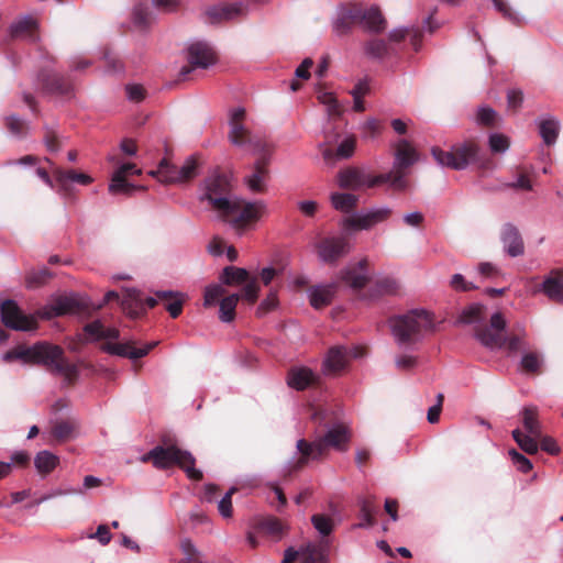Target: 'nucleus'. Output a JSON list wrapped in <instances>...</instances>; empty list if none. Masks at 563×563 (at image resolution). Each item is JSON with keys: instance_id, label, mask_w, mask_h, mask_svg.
<instances>
[{"instance_id": "1", "label": "nucleus", "mask_w": 563, "mask_h": 563, "mask_svg": "<svg viewBox=\"0 0 563 563\" xmlns=\"http://www.w3.org/2000/svg\"><path fill=\"white\" fill-rule=\"evenodd\" d=\"M245 115L244 108H236L231 112L229 140L236 146H250L255 153L260 154L252 174L245 177V183L252 192L263 194L267 190L266 183L269 178L268 164L273 147L265 140L251 134L243 123Z\"/></svg>"}, {"instance_id": "2", "label": "nucleus", "mask_w": 563, "mask_h": 563, "mask_svg": "<svg viewBox=\"0 0 563 563\" xmlns=\"http://www.w3.org/2000/svg\"><path fill=\"white\" fill-rule=\"evenodd\" d=\"M3 360H22L29 364L43 365L48 372L62 375L68 386L74 385L79 375L77 366L66 360L64 350L48 342H38L32 346L19 345L8 351Z\"/></svg>"}, {"instance_id": "3", "label": "nucleus", "mask_w": 563, "mask_h": 563, "mask_svg": "<svg viewBox=\"0 0 563 563\" xmlns=\"http://www.w3.org/2000/svg\"><path fill=\"white\" fill-rule=\"evenodd\" d=\"M159 441V445H156L141 456L140 460L142 463H152L157 470H167L173 465H177L186 472L190 479H202V472L195 468V457L190 452L181 450L177 445L174 435L164 433L161 435Z\"/></svg>"}, {"instance_id": "4", "label": "nucleus", "mask_w": 563, "mask_h": 563, "mask_svg": "<svg viewBox=\"0 0 563 563\" xmlns=\"http://www.w3.org/2000/svg\"><path fill=\"white\" fill-rule=\"evenodd\" d=\"M351 439V431L347 426L339 423L328 430V432L309 442L305 439L297 441V450L300 453L299 459L291 465L290 472H298L303 468L309 461L320 460L328 454L330 448L338 451H346Z\"/></svg>"}, {"instance_id": "5", "label": "nucleus", "mask_w": 563, "mask_h": 563, "mask_svg": "<svg viewBox=\"0 0 563 563\" xmlns=\"http://www.w3.org/2000/svg\"><path fill=\"white\" fill-rule=\"evenodd\" d=\"M393 334L400 344L418 342L423 332L431 330V316L424 310H412L389 320Z\"/></svg>"}, {"instance_id": "6", "label": "nucleus", "mask_w": 563, "mask_h": 563, "mask_svg": "<svg viewBox=\"0 0 563 563\" xmlns=\"http://www.w3.org/2000/svg\"><path fill=\"white\" fill-rule=\"evenodd\" d=\"M266 211L264 201H246L241 198H234L228 209L223 210L218 217L229 223L238 232H242L256 223Z\"/></svg>"}, {"instance_id": "7", "label": "nucleus", "mask_w": 563, "mask_h": 563, "mask_svg": "<svg viewBox=\"0 0 563 563\" xmlns=\"http://www.w3.org/2000/svg\"><path fill=\"white\" fill-rule=\"evenodd\" d=\"M419 158L416 148L407 141L400 140L395 145V162L394 169L387 174V183H389L397 190H405L407 188V169L412 166Z\"/></svg>"}, {"instance_id": "8", "label": "nucleus", "mask_w": 563, "mask_h": 563, "mask_svg": "<svg viewBox=\"0 0 563 563\" xmlns=\"http://www.w3.org/2000/svg\"><path fill=\"white\" fill-rule=\"evenodd\" d=\"M434 159L442 166L453 169H463L470 163H481L479 147L474 141H467L456 145L451 152H444L439 147L431 150Z\"/></svg>"}, {"instance_id": "9", "label": "nucleus", "mask_w": 563, "mask_h": 563, "mask_svg": "<svg viewBox=\"0 0 563 563\" xmlns=\"http://www.w3.org/2000/svg\"><path fill=\"white\" fill-rule=\"evenodd\" d=\"M234 198L236 197L232 194L231 183L225 175L213 174L205 180V195L201 199L207 200L218 216L228 209Z\"/></svg>"}, {"instance_id": "10", "label": "nucleus", "mask_w": 563, "mask_h": 563, "mask_svg": "<svg viewBox=\"0 0 563 563\" xmlns=\"http://www.w3.org/2000/svg\"><path fill=\"white\" fill-rule=\"evenodd\" d=\"M217 53L206 42H195L187 48L188 64L183 66L179 71V80H186L188 75L195 69H207L217 63Z\"/></svg>"}, {"instance_id": "11", "label": "nucleus", "mask_w": 563, "mask_h": 563, "mask_svg": "<svg viewBox=\"0 0 563 563\" xmlns=\"http://www.w3.org/2000/svg\"><path fill=\"white\" fill-rule=\"evenodd\" d=\"M525 335L526 333L522 331V333L503 336L501 333H493L486 325L475 328V336L484 346L489 349L506 347L511 353L518 352L525 346Z\"/></svg>"}, {"instance_id": "12", "label": "nucleus", "mask_w": 563, "mask_h": 563, "mask_svg": "<svg viewBox=\"0 0 563 563\" xmlns=\"http://www.w3.org/2000/svg\"><path fill=\"white\" fill-rule=\"evenodd\" d=\"M338 185L342 189L358 190L363 187L373 188L387 183V176H372L363 169L349 167L338 173Z\"/></svg>"}, {"instance_id": "13", "label": "nucleus", "mask_w": 563, "mask_h": 563, "mask_svg": "<svg viewBox=\"0 0 563 563\" xmlns=\"http://www.w3.org/2000/svg\"><path fill=\"white\" fill-rule=\"evenodd\" d=\"M1 322L4 327L15 331H30L36 328V319L25 316L15 301L7 299L0 307Z\"/></svg>"}, {"instance_id": "14", "label": "nucleus", "mask_w": 563, "mask_h": 563, "mask_svg": "<svg viewBox=\"0 0 563 563\" xmlns=\"http://www.w3.org/2000/svg\"><path fill=\"white\" fill-rule=\"evenodd\" d=\"M364 354V349L360 346H333L329 350L324 360V372L328 374L336 375L347 366L352 358L361 357Z\"/></svg>"}, {"instance_id": "15", "label": "nucleus", "mask_w": 563, "mask_h": 563, "mask_svg": "<svg viewBox=\"0 0 563 563\" xmlns=\"http://www.w3.org/2000/svg\"><path fill=\"white\" fill-rule=\"evenodd\" d=\"M53 177L56 183L57 192L67 199L75 196L73 183L88 186L93 180L88 174L75 169H64L62 167L53 168Z\"/></svg>"}, {"instance_id": "16", "label": "nucleus", "mask_w": 563, "mask_h": 563, "mask_svg": "<svg viewBox=\"0 0 563 563\" xmlns=\"http://www.w3.org/2000/svg\"><path fill=\"white\" fill-rule=\"evenodd\" d=\"M37 80L44 93L63 97H68L73 93L70 79L51 69H42L37 75Z\"/></svg>"}, {"instance_id": "17", "label": "nucleus", "mask_w": 563, "mask_h": 563, "mask_svg": "<svg viewBox=\"0 0 563 563\" xmlns=\"http://www.w3.org/2000/svg\"><path fill=\"white\" fill-rule=\"evenodd\" d=\"M319 258L328 264L335 263L350 251V244L344 236L323 238L316 244Z\"/></svg>"}, {"instance_id": "18", "label": "nucleus", "mask_w": 563, "mask_h": 563, "mask_svg": "<svg viewBox=\"0 0 563 563\" xmlns=\"http://www.w3.org/2000/svg\"><path fill=\"white\" fill-rule=\"evenodd\" d=\"M159 299L147 297L143 298L140 290L135 288H129L125 290L121 300V307L131 318L136 319L146 312V308H154Z\"/></svg>"}, {"instance_id": "19", "label": "nucleus", "mask_w": 563, "mask_h": 563, "mask_svg": "<svg viewBox=\"0 0 563 563\" xmlns=\"http://www.w3.org/2000/svg\"><path fill=\"white\" fill-rule=\"evenodd\" d=\"M362 22L361 5L344 4L338 10L333 22V31L338 36H344L351 33L353 26Z\"/></svg>"}, {"instance_id": "20", "label": "nucleus", "mask_w": 563, "mask_h": 563, "mask_svg": "<svg viewBox=\"0 0 563 563\" xmlns=\"http://www.w3.org/2000/svg\"><path fill=\"white\" fill-rule=\"evenodd\" d=\"M391 209L380 208L365 214L352 216L342 220V225L347 230H368L373 225L387 220L391 216Z\"/></svg>"}, {"instance_id": "21", "label": "nucleus", "mask_w": 563, "mask_h": 563, "mask_svg": "<svg viewBox=\"0 0 563 563\" xmlns=\"http://www.w3.org/2000/svg\"><path fill=\"white\" fill-rule=\"evenodd\" d=\"M142 170L133 163L121 165L113 174L109 191L113 195L126 194L130 195L135 189H144V187H136L126 180L129 174L140 175Z\"/></svg>"}, {"instance_id": "22", "label": "nucleus", "mask_w": 563, "mask_h": 563, "mask_svg": "<svg viewBox=\"0 0 563 563\" xmlns=\"http://www.w3.org/2000/svg\"><path fill=\"white\" fill-rule=\"evenodd\" d=\"M500 240L504 246V251L510 257H518L525 253L523 239L512 223H505L500 230Z\"/></svg>"}, {"instance_id": "23", "label": "nucleus", "mask_w": 563, "mask_h": 563, "mask_svg": "<svg viewBox=\"0 0 563 563\" xmlns=\"http://www.w3.org/2000/svg\"><path fill=\"white\" fill-rule=\"evenodd\" d=\"M157 342H152L143 347H135L133 343L126 342V343H110L107 342L102 345V350L109 354L112 355H119L123 357H129L131 360H137L141 358L154 347L156 346Z\"/></svg>"}, {"instance_id": "24", "label": "nucleus", "mask_w": 563, "mask_h": 563, "mask_svg": "<svg viewBox=\"0 0 563 563\" xmlns=\"http://www.w3.org/2000/svg\"><path fill=\"white\" fill-rule=\"evenodd\" d=\"M538 290L542 291L551 301L563 303V271L552 269Z\"/></svg>"}, {"instance_id": "25", "label": "nucleus", "mask_w": 563, "mask_h": 563, "mask_svg": "<svg viewBox=\"0 0 563 563\" xmlns=\"http://www.w3.org/2000/svg\"><path fill=\"white\" fill-rule=\"evenodd\" d=\"M244 7L241 3L220 4L209 7L205 14L209 23H220L223 21L232 20L235 16L242 15Z\"/></svg>"}, {"instance_id": "26", "label": "nucleus", "mask_w": 563, "mask_h": 563, "mask_svg": "<svg viewBox=\"0 0 563 563\" xmlns=\"http://www.w3.org/2000/svg\"><path fill=\"white\" fill-rule=\"evenodd\" d=\"M536 173L532 167L517 166L514 170V179L504 184V188L516 191H532Z\"/></svg>"}, {"instance_id": "27", "label": "nucleus", "mask_w": 563, "mask_h": 563, "mask_svg": "<svg viewBox=\"0 0 563 563\" xmlns=\"http://www.w3.org/2000/svg\"><path fill=\"white\" fill-rule=\"evenodd\" d=\"M317 380V375L308 367H295L288 373V385L297 390H303Z\"/></svg>"}, {"instance_id": "28", "label": "nucleus", "mask_w": 563, "mask_h": 563, "mask_svg": "<svg viewBox=\"0 0 563 563\" xmlns=\"http://www.w3.org/2000/svg\"><path fill=\"white\" fill-rule=\"evenodd\" d=\"M150 175L158 178L164 184H181V175L179 167L173 165L167 158H163L157 169L151 170Z\"/></svg>"}, {"instance_id": "29", "label": "nucleus", "mask_w": 563, "mask_h": 563, "mask_svg": "<svg viewBox=\"0 0 563 563\" xmlns=\"http://www.w3.org/2000/svg\"><path fill=\"white\" fill-rule=\"evenodd\" d=\"M10 33L13 38H22L30 42L38 40L37 23L31 18H24L12 24Z\"/></svg>"}, {"instance_id": "30", "label": "nucleus", "mask_w": 563, "mask_h": 563, "mask_svg": "<svg viewBox=\"0 0 563 563\" xmlns=\"http://www.w3.org/2000/svg\"><path fill=\"white\" fill-rule=\"evenodd\" d=\"M361 15H362V22L364 23L366 30L374 32V33H380L386 27V20L384 19L380 10L378 8H369L367 10H364L361 7Z\"/></svg>"}, {"instance_id": "31", "label": "nucleus", "mask_w": 563, "mask_h": 563, "mask_svg": "<svg viewBox=\"0 0 563 563\" xmlns=\"http://www.w3.org/2000/svg\"><path fill=\"white\" fill-rule=\"evenodd\" d=\"M522 424L529 435L536 439L541 437L542 426L539 420V412L536 406H527L522 409Z\"/></svg>"}, {"instance_id": "32", "label": "nucleus", "mask_w": 563, "mask_h": 563, "mask_svg": "<svg viewBox=\"0 0 563 563\" xmlns=\"http://www.w3.org/2000/svg\"><path fill=\"white\" fill-rule=\"evenodd\" d=\"M84 309L81 301L73 296L59 297L52 305L54 316H64L68 313H77Z\"/></svg>"}, {"instance_id": "33", "label": "nucleus", "mask_w": 563, "mask_h": 563, "mask_svg": "<svg viewBox=\"0 0 563 563\" xmlns=\"http://www.w3.org/2000/svg\"><path fill=\"white\" fill-rule=\"evenodd\" d=\"M87 335L92 340L119 339L120 332L117 328H106L99 320L92 321L84 328Z\"/></svg>"}, {"instance_id": "34", "label": "nucleus", "mask_w": 563, "mask_h": 563, "mask_svg": "<svg viewBox=\"0 0 563 563\" xmlns=\"http://www.w3.org/2000/svg\"><path fill=\"white\" fill-rule=\"evenodd\" d=\"M59 463V457L49 451H41L34 459V465L42 476L52 473Z\"/></svg>"}, {"instance_id": "35", "label": "nucleus", "mask_w": 563, "mask_h": 563, "mask_svg": "<svg viewBox=\"0 0 563 563\" xmlns=\"http://www.w3.org/2000/svg\"><path fill=\"white\" fill-rule=\"evenodd\" d=\"M250 278V273L245 268L235 266L224 267L220 276V280L228 286L245 284Z\"/></svg>"}, {"instance_id": "36", "label": "nucleus", "mask_w": 563, "mask_h": 563, "mask_svg": "<svg viewBox=\"0 0 563 563\" xmlns=\"http://www.w3.org/2000/svg\"><path fill=\"white\" fill-rule=\"evenodd\" d=\"M331 203L335 210L349 213L356 208L358 197L347 192H333L331 195Z\"/></svg>"}, {"instance_id": "37", "label": "nucleus", "mask_w": 563, "mask_h": 563, "mask_svg": "<svg viewBox=\"0 0 563 563\" xmlns=\"http://www.w3.org/2000/svg\"><path fill=\"white\" fill-rule=\"evenodd\" d=\"M485 306L481 303H472L465 307L457 319V323L461 324H474L484 320L485 318Z\"/></svg>"}, {"instance_id": "38", "label": "nucleus", "mask_w": 563, "mask_h": 563, "mask_svg": "<svg viewBox=\"0 0 563 563\" xmlns=\"http://www.w3.org/2000/svg\"><path fill=\"white\" fill-rule=\"evenodd\" d=\"M560 131V123L554 118L541 120L539 123V132L543 142L551 146L556 142Z\"/></svg>"}, {"instance_id": "39", "label": "nucleus", "mask_w": 563, "mask_h": 563, "mask_svg": "<svg viewBox=\"0 0 563 563\" xmlns=\"http://www.w3.org/2000/svg\"><path fill=\"white\" fill-rule=\"evenodd\" d=\"M301 563H328V553L322 545L308 544L300 551Z\"/></svg>"}, {"instance_id": "40", "label": "nucleus", "mask_w": 563, "mask_h": 563, "mask_svg": "<svg viewBox=\"0 0 563 563\" xmlns=\"http://www.w3.org/2000/svg\"><path fill=\"white\" fill-rule=\"evenodd\" d=\"M257 529L261 533L266 534L275 540L282 539L285 533V527L282 521L274 517L263 519Z\"/></svg>"}, {"instance_id": "41", "label": "nucleus", "mask_w": 563, "mask_h": 563, "mask_svg": "<svg viewBox=\"0 0 563 563\" xmlns=\"http://www.w3.org/2000/svg\"><path fill=\"white\" fill-rule=\"evenodd\" d=\"M356 139L354 136H349L341 142L338 146L336 152L333 153L332 150L327 148L323 152V157L325 161H330L334 157L338 158H349L353 155L355 151Z\"/></svg>"}, {"instance_id": "42", "label": "nucleus", "mask_w": 563, "mask_h": 563, "mask_svg": "<svg viewBox=\"0 0 563 563\" xmlns=\"http://www.w3.org/2000/svg\"><path fill=\"white\" fill-rule=\"evenodd\" d=\"M333 295V286L317 287L310 294V303L313 308L321 309L331 303Z\"/></svg>"}, {"instance_id": "43", "label": "nucleus", "mask_w": 563, "mask_h": 563, "mask_svg": "<svg viewBox=\"0 0 563 563\" xmlns=\"http://www.w3.org/2000/svg\"><path fill=\"white\" fill-rule=\"evenodd\" d=\"M521 368L525 373L540 375L542 373L543 358L538 352L525 353L521 358Z\"/></svg>"}, {"instance_id": "44", "label": "nucleus", "mask_w": 563, "mask_h": 563, "mask_svg": "<svg viewBox=\"0 0 563 563\" xmlns=\"http://www.w3.org/2000/svg\"><path fill=\"white\" fill-rule=\"evenodd\" d=\"M240 300V296L238 294H232L223 297L220 305V314L219 318L223 322H231L235 318V308Z\"/></svg>"}, {"instance_id": "45", "label": "nucleus", "mask_w": 563, "mask_h": 563, "mask_svg": "<svg viewBox=\"0 0 563 563\" xmlns=\"http://www.w3.org/2000/svg\"><path fill=\"white\" fill-rule=\"evenodd\" d=\"M157 299L162 301H166V310L169 312L170 317L176 319L180 316L183 311V299L176 298V295L173 291L161 290L156 294Z\"/></svg>"}, {"instance_id": "46", "label": "nucleus", "mask_w": 563, "mask_h": 563, "mask_svg": "<svg viewBox=\"0 0 563 563\" xmlns=\"http://www.w3.org/2000/svg\"><path fill=\"white\" fill-rule=\"evenodd\" d=\"M76 424L71 420H56L52 423L51 433L59 442L71 438Z\"/></svg>"}, {"instance_id": "47", "label": "nucleus", "mask_w": 563, "mask_h": 563, "mask_svg": "<svg viewBox=\"0 0 563 563\" xmlns=\"http://www.w3.org/2000/svg\"><path fill=\"white\" fill-rule=\"evenodd\" d=\"M379 511L378 505H376L373 498H364L361 501V514L364 519L358 527H373L376 523V515Z\"/></svg>"}, {"instance_id": "48", "label": "nucleus", "mask_w": 563, "mask_h": 563, "mask_svg": "<svg viewBox=\"0 0 563 563\" xmlns=\"http://www.w3.org/2000/svg\"><path fill=\"white\" fill-rule=\"evenodd\" d=\"M51 277L52 273L46 267L31 269L25 275V285L27 288H38L45 285Z\"/></svg>"}, {"instance_id": "49", "label": "nucleus", "mask_w": 563, "mask_h": 563, "mask_svg": "<svg viewBox=\"0 0 563 563\" xmlns=\"http://www.w3.org/2000/svg\"><path fill=\"white\" fill-rule=\"evenodd\" d=\"M342 279L355 290L363 289L369 280L367 275L357 272L356 268L346 269L342 275Z\"/></svg>"}, {"instance_id": "50", "label": "nucleus", "mask_w": 563, "mask_h": 563, "mask_svg": "<svg viewBox=\"0 0 563 563\" xmlns=\"http://www.w3.org/2000/svg\"><path fill=\"white\" fill-rule=\"evenodd\" d=\"M476 121L479 125L494 128L500 121L499 114L490 107H481L476 114Z\"/></svg>"}, {"instance_id": "51", "label": "nucleus", "mask_w": 563, "mask_h": 563, "mask_svg": "<svg viewBox=\"0 0 563 563\" xmlns=\"http://www.w3.org/2000/svg\"><path fill=\"white\" fill-rule=\"evenodd\" d=\"M512 438L522 451L528 454H536L539 450L538 443L534 438L529 434H523L519 429L512 431Z\"/></svg>"}, {"instance_id": "52", "label": "nucleus", "mask_w": 563, "mask_h": 563, "mask_svg": "<svg viewBox=\"0 0 563 563\" xmlns=\"http://www.w3.org/2000/svg\"><path fill=\"white\" fill-rule=\"evenodd\" d=\"M388 44L380 38H374L365 44V52L368 56L374 58H384L389 54Z\"/></svg>"}, {"instance_id": "53", "label": "nucleus", "mask_w": 563, "mask_h": 563, "mask_svg": "<svg viewBox=\"0 0 563 563\" xmlns=\"http://www.w3.org/2000/svg\"><path fill=\"white\" fill-rule=\"evenodd\" d=\"M152 12L148 7L140 3L133 10V22L140 29H146L152 23Z\"/></svg>"}, {"instance_id": "54", "label": "nucleus", "mask_w": 563, "mask_h": 563, "mask_svg": "<svg viewBox=\"0 0 563 563\" xmlns=\"http://www.w3.org/2000/svg\"><path fill=\"white\" fill-rule=\"evenodd\" d=\"M199 166L200 164L198 162V157L195 155L189 156L185 161L184 165L179 167L183 183L189 181L192 178H195L198 174Z\"/></svg>"}, {"instance_id": "55", "label": "nucleus", "mask_w": 563, "mask_h": 563, "mask_svg": "<svg viewBox=\"0 0 563 563\" xmlns=\"http://www.w3.org/2000/svg\"><path fill=\"white\" fill-rule=\"evenodd\" d=\"M311 522L316 530H318L324 537L329 536L334 527L332 518L327 515H313L311 517Z\"/></svg>"}, {"instance_id": "56", "label": "nucleus", "mask_w": 563, "mask_h": 563, "mask_svg": "<svg viewBox=\"0 0 563 563\" xmlns=\"http://www.w3.org/2000/svg\"><path fill=\"white\" fill-rule=\"evenodd\" d=\"M5 126L12 134L16 136L26 135L29 130L27 123L16 115H9L5 119Z\"/></svg>"}, {"instance_id": "57", "label": "nucleus", "mask_w": 563, "mask_h": 563, "mask_svg": "<svg viewBox=\"0 0 563 563\" xmlns=\"http://www.w3.org/2000/svg\"><path fill=\"white\" fill-rule=\"evenodd\" d=\"M225 294V289L221 285H210L205 289V306L211 307L220 302V298Z\"/></svg>"}, {"instance_id": "58", "label": "nucleus", "mask_w": 563, "mask_h": 563, "mask_svg": "<svg viewBox=\"0 0 563 563\" xmlns=\"http://www.w3.org/2000/svg\"><path fill=\"white\" fill-rule=\"evenodd\" d=\"M509 137L504 134L494 133L489 136V147L493 153H504L509 148Z\"/></svg>"}, {"instance_id": "59", "label": "nucleus", "mask_w": 563, "mask_h": 563, "mask_svg": "<svg viewBox=\"0 0 563 563\" xmlns=\"http://www.w3.org/2000/svg\"><path fill=\"white\" fill-rule=\"evenodd\" d=\"M536 441L542 451L551 455H558L560 453V446L552 437L544 435L543 432H541V437H536Z\"/></svg>"}, {"instance_id": "60", "label": "nucleus", "mask_w": 563, "mask_h": 563, "mask_svg": "<svg viewBox=\"0 0 563 563\" xmlns=\"http://www.w3.org/2000/svg\"><path fill=\"white\" fill-rule=\"evenodd\" d=\"M509 456L511 457L514 465L519 472L528 473L532 470V463L530 460L527 459L523 454L519 453L517 450L511 449L509 451Z\"/></svg>"}, {"instance_id": "61", "label": "nucleus", "mask_w": 563, "mask_h": 563, "mask_svg": "<svg viewBox=\"0 0 563 563\" xmlns=\"http://www.w3.org/2000/svg\"><path fill=\"white\" fill-rule=\"evenodd\" d=\"M260 294V286L256 278H250L243 287L242 297L251 305L255 303Z\"/></svg>"}, {"instance_id": "62", "label": "nucleus", "mask_w": 563, "mask_h": 563, "mask_svg": "<svg viewBox=\"0 0 563 563\" xmlns=\"http://www.w3.org/2000/svg\"><path fill=\"white\" fill-rule=\"evenodd\" d=\"M523 103V92L520 89H509L507 91V109L517 112Z\"/></svg>"}, {"instance_id": "63", "label": "nucleus", "mask_w": 563, "mask_h": 563, "mask_svg": "<svg viewBox=\"0 0 563 563\" xmlns=\"http://www.w3.org/2000/svg\"><path fill=\"white\" fill-rule=\"evenodd\" d=\"M236 492V488H231L219 501L218 510L224 518H231L233 514L232 508V495Z\"/></svg>"}, {"instance_id": "64", "label": "nucleus", "mask_w": 563, "mask_h": 563, "mask_svg": "<svg viewBox=\"0 0 563 563\" xmlns=\"http://www.w3.org/2000/svg\"><path fill=\"white\" fill-rule=\"evenodd\" d=\"M495 8L506 18L507 20L518 23L519 19L516 15V13L511 10V8L508 5L506 0H492Z\"/></svg>"}]
</instances>
